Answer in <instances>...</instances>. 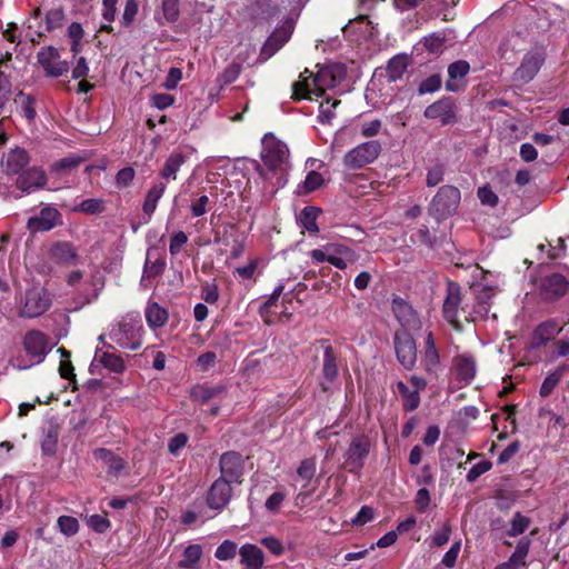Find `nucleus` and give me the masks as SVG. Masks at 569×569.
Instances as JSON below:
<instances>
[{
	"mask_svg": "<svg viewBox=\"0 0 569 569\" xmlns=\"http://www.w3.org/2000/svg\"><path fill=\"white\" fill-rule=\"evenodd\" d=\"M393 345L397 359L401 366L407 370L412 369L417 361L416 341L412 336L406 329L397 330Z\"/></svg>",
	"mask_w": 569,
	"mask_h": 569,
	"instance_id": "nucleus-9",
	"label": "nucleus"
},
{
	"mask_svg": "<svg viewBox=\"0 0 569 569\" xmlns=\"http://www.w3.org/2000/svg\"><path fill=\"white\" fill-rule=\"evenodd\" d=\"M322 183H323V178H322L321 173H319L317 171H310L307 174L305 181L301 182L300 184H298L296 193L298 196L308 194V193L317 190L318 188H320Z\"/></svg>",
	"mask_w": 569,
	"mask_h": 569,
	"instance_id": "nucleus-38",
	"label": "nucleus"
},
{
	"mask_svg": "<svg viewBox=\"0 0 569 569\" xmlns=\"http://www.w3.org/2000/svg\"><path fill=\"white\" fill-rule=\"evenodd\" d=\"M62 224L61 213L53 207H46L40 210L39 216L29 218L27 227L31 232L50 231Z\"/></svg>",
	"mask_w": 569,
	"mask_h": 569,
	"instance_id": "nucleus-15",
	"label": "nucleus"
},
{
	"mask_svg": "<svg viewBox=\"0 0 569 569\" xmlns=\"http://www.w3.org/2000/svg\"><path fill=\"white\" fill-rule=\"evenodd\" d=\"M128 332H129V323L118 322L116 325H112V327L109 331V337L113 342H116L119 347H121L123 349H131V350L138 349L140 347V345L137 342L131 343L127 338Z\"/></svg>",
	"mask_w": 569,
	"mask_h": 569,
	"instance_id": "nucleus-32",
	"label": "nucleus"
},
{
	"mask_svg": "<svg viewBox=\"0 0 569 569\" xmlns=\"http://www.w3.org/2000/svg\"><path fill=\"white\" fill-rule=\"evenodd\" d=\"M188 242V236L183 231L176 232L171 236L169 250L172 256H177L181 248Z\"/></svg>",
	"mask_w": 569,
	"mask_h": 569,
	"instance_id": "nucleus-58",
	"label": "nucleus"
},
{
	"mask_svg": "<svg viewBox=\"0 0 569 569\" xmlns=\"http://www.w3.org/2000/svg\"><path fill=\"white\" fill-rule=\"evenodd\" d=\"M423 116L430 120H437L442 126L453 124L457 122V108L451 97H445L432 104L428 106Z\"/></svg>",
	"mask_w": 569,
	"mask_h": 569,
	"instance_id": "nucleus-11",
	"label": "nucleus"
},
{
	"mask_svg": "<svg viewBox=\"0 0 569 569\" xmlns=\"http://www.w3.org/2000/svg\"><path fill=\"white\" fill-rule=\"evenodd\" d=\"M331 258L329 263L333 264L338 269H346L348 263H353L357 260L356 253L348 247L342 244H336L331 248Z\"/></svg>",
	"mask_w": 569,
	"mask_h": 569,
	"instance_id": "nucleus-30",
	"label": "nucleus"
},
{
	"mask_svg": "<svg viewBox=\"0 0 569 569\" xmlns=\"http://www.w3.org/2000/svg\"><path fill=\"white\" fill-rule=\"evenodd\" d=\"M138 13V2L137 0H127L126 7L121 17V24L123 27H129L133 21Z\"/></svg>",
	"mask_w": 569,
	"mask_h": 569,
	"instance_id": "nucleus-55",
	"label": "nucleus"
},
{
	"mask_svg": "<svg viewBox=\"0 0 569 569\" xmlns=\"http://www.w3.org/2000/svg\"><path fill=\"white\" fill-rule=\"evenodd\" d=\"M88 525L94 531L103 533L110 529V521L106 516L92 515L88 519Z\"/></svg>",
	"mask_w": 569,
	"mask_h": 569,
	"instance_id": "nucleus-56",
	"label": "nucleus"
},
{
	"mask_svg": "<svg viewBox=\"0 0 569 569\" xmlns=\"http://www.w3.org/2000/svg\"><path fill=\"white\" fill-rule=\"evenodd\" d=\"M392 311L402 329H415L419 325L417 312L403 299H393Z\"/></svg>",
	"mask_w": 569,
	"mask_h": 569,
	"instance_id": "nucleus-20",
	"label": "nucleus"
},
{
	"mask_svg": "<svg viewBox=\"0 0 569 569\" xmlns=\"http://www.w3.org/2000/svg\"><path fill=\"white\" fill-rule=\"evenodd\" d=\"M478 198L482 204L495 207L498 203V197L490 187L483 186L478 189Z\"/></svg>",
	"mask_w": 569,
	"mask_h": 569,
	"instance_id": "nucleus-60",
	"label": "nucleus"
},
{
	"mask_svg": "<svg viewBox=\"0 0 569 569\" xmlns=\"http://www.w3.org/2000/svg\"><path fill=\"white\" fill-rule=\"evenodd\" d=\"M186 156L181 152H172L166 159L159 176L166 181L176 180L177 173L186 162Z\"/></svg>",
	"mask_w": 569,
	"mask_h": 569,
	"instance_id": "nucleus-27",
	"label": "nucleus"
},
{
	"mask_svg": "<svg viewBox=\"0 0 569 569\" xmlns=\"http://www.w3.org/2000/svg\"><path fill=\"white\" fill-rule=\"evenodd\" d=\"M30 158L28 152L20 147L10 149L3 153L1 158V166L8 174H18L29 163Z\"/></svg>",
	"mask_w": 569,
	"mask_h": 569,
	"instance_id": "nucleus-17",
	"label": "nucleus"
},
{
	"mask_svg": "<svg viewBox=\"0 0 569 569\" xmlns=\"http://www.w3.org/2000/svg\"><path fill=\"white\" fill-rule=\"evenodd\" d=\"M166 262L163 259H157L154 261H149V259L146 260L144 267H143V277L144 278H156L158 276H161L164 271Z\"/></svg>",
	"mask_w": 569,
	"mask_h": 569,
	"instance_id": "nucleus-51",
	"label": "nucleus"
},
{
	"mask_svg": "<svg viewBox=\"0 0 569 569\" xmlns=\"http://www.w3.org/2000/svg\"><path fill=\"white\" fill-rule=\"evenodd\" d=\"M51 305L50 292L46 288L33 287L26 290L19 315L22 318L33 319L46 313Z\"/></svg>",
	"mask_w": 569,
	"mask_h": 569,
	"instance_id": "nucleus-4",
	"label": "nucleus"
},
{
	"mask_svg": "<svg viewBox=\"0 0 569 569\" xmlns=\"http://www.w3.org/2000/svg\"><path fill=\"white\" fill-rule=\"evenodd\" d=\"M470 71V64L466 60H458L449 64L448 76L449 79L446 82V89L451 92L459 90L457 80L465 78Z\"/></svg>",
	"mask_w": 569,
	"mask_h": 569,
	"instance_id": "nucleus-29",
	"label": "nucleus"
},
{
	"mask_svg": "<svg viewBox=\"0 0 569 569\" xmlns=\"http://www.w3.org/2000/svg\"><path fill=\"white\" fill-rule=\"evenodd\" d=\"M244 59L241 58V54H237L233 61L217 77V83L220 88L224 86L233 83L242 70V64Z\"/></svg>",
	"mask_w": 569,
	"mask_h": 569,
	"instance_id": "nucleus-31",
	"label": "nucleus"
},
{
	"mask_svg": "<svg viewBox=\"0 0 569 569\" xmlns=\"http://www.w3.org/2000/svg\"><path fill=\"white\" fill-rule=\"evenodd\" d=\"M477 303H490L495 292L493 288L487 286L473 287Z\"/></svg>",
	"mask_w": 569,
	"mask_h": 569,
	"instance_id": "nucleus-61",
	"label": "nucleus"
},
{
	"mask_svg": "<svg viewBox=\"0 0 569 569\" xmlns=\"http://www.w3.org/2000/svg\"><path fill=\"white\" fill-rule=\"evenodd\" d=\"M408 68V59L406 56H395L387 66V78L389 82H396L402 78Z\"/></svg>",
	"mask_w": 569,
	"mask_h": 569,
	"instance_id": "nucleus-35",
	"label": "nucleus"
},
{
	"mask_svg": "<svg viewBox=\"0 0 569 569\" xmlns=\"http://www.w3.org/2000/svg\"><path fill=\"white\" fill-rule=\"evenodd\" d=\"M136 172L133 168L126 167L118 171L116 176V183L120 187H128L134 179Z\"/></svg>",
	"mask_w": 569,
	"mask_h": 569,
	"instance_id": "nucleus-64",
	"label": "nucleus"
},
{
	"mask_svg": "<svg viewBox=\"0 0 569 569\" xmlns=\"http://www.w3.org/2000/svg\"><path fill=\"white\" fill-rule=\"evenodd\" d=\"M321 345L323 347L322 375L327 381L331 382L338 377L337 356L327 340H321Z\"/></svg>",
	"mask_w": 569,
	"mask_h": 569,
	"instance_id": "nucleus-25",
	"label": "nucleus"
},
{
	"mask_svg": "<svg viewBox=\"0 0 569 569\" xmlns=\"http://www.w3.org/2000/svg\"><path fill=\"white\" fill-rule=\"evenodd\" d=\"M202 556V549L199 545H190L183 551V559L179 562L182 568H194Z\"/></svg>",
	"mask_w": 569,
	"mask_h": 569,
	"instance_id": "nucleus-42",
	"label": "nucleus"
},
{
	"mask_svg": "<svg viewBox=\"0 0 569 569\" xmlns=\"http://www.w3.org/2000/svg\"><path fill=\"white\" fill-rule=\"evenodd\" d=\"M530 525V519L523 516L521 512H516L511 519V526L508 530L509 537H517L523 533Z\"/></svg>",
	"mask_w": 569,
	"mask_h": 569,
	"instance_id": "nucleus-44",
	"label": "nucleus"
},
{
	"mask_svg": "<svg viewBox=\"0 0 569 569\" xmlns=\"http://www.w3.org/2000/svg\"><path fill=\"white\" fill-rule=\"evenodd\" d=\"M441 87V77L439 74H432L427 79L422 80L419 84V94L432 93L439 90Z\"/></svg>",
	"mask_w": 569,
	"mask_h": 569,
	"instance_id": "nucleus-53",
	"label": "nucleus"
},
{
	"mask_svg": "<svg viewBox=\"0 0 569 569\" xmlns=\"http://www.w3.org/2000/svg\"><path fill=\"white\" fill-rule=\"evenodd\" d=\"M220 478H227L231 482H241L243 475L242 456L237 451H227L221 455L219 460Z\"/></svg>",
	"mask_w": 569,
	"mask_h": 569,
	"instance_id": "nucleus-13",
	"label": "nucleus"
},
{
	"mask_svg": "<svg viewBox=\"0 0 569 569\" xmlns=\"http://www.w3.org/2000/svg\"><path fill=\"white\" fill-rule=\"evenodd\" d=\"M231 481L227 478H218L210 487L207 496V503L209 508L221 510L223 509L232 497Z\"/></svg>",
	"mask_w": 569,
	"mask_h": 569,
	"instance_id": "nucleus-14",
	"label": "nucleus"
},
{
	"mask_svg": "<svg viewBox=\"0 0 569 569\" xmlns=\"http://www.w3.org/2000/svg\"><path fill=\"white\" fill-rule=\"evenodd\" d=\"M96 362L116 373H121L126 369L124 361L120 356L108 351H101L100 349L96 350L91 367H93Z\"/></svg>",
	"mask_w": 569,
	"mask_h": 569,
	"instance_id": "nucleus-28",
	"label": "nucleus"
},
{
	"mask_svg": "<svg viewBox=\"0 0 569 569\" xmlns=\"http://www.w3.org/2000/svg\"><path fill=\"white\" fill-rule=\"evenodd\" d=\"M346 77V70L343 66L335 63L321 68L318 73L313 77L315 90H310L308 78H303L292 84V98L300 100L308 98V94L313 92L317 96H321L326 89L335 88Z\"/></svg>",
	"mask_w": 569,
	"mask_h": 569,
	"instance_id": "nucleus-1",
	"label": "nucleus"
},
{
	"mask_svg": "<svg viewBox=\"0 0 569 569\" xmlns=\"http://www.w3.org/2000/svg\"><path fill=\"white\" fill-rule=\"evenodd\" d=\"M297 473L305 482L302 487H307L316 473V460L312 458L302 460Z\"/></svg>",
	"mask_w": 569,
	"mask_h": 569,
	"instance_id": "nucleus-47",
	"label": "nucleus"
},
{
	"mask_svg": "<svg viewBox=\"0 0 569 569\" xmlns=\"http://www.w3.org/2000/svg\"><path fill=\"white\" fill-rule=\"evenodd\" d=\"M50 261L63 268H71L79 263L80 256L77 247L64 240L53 242L48 250Z\"/></svg>",
	"mask_w": 569,
	"mask_h": 569,
	"instance_id": "nucleus-10",
	"label": "nucleus"
},
{
	"mask_svg": "<svg viewBox=\"0 0 569 569\" xmlns=\"http://www.w3.org/2000/svg\"><path fill=\"white\" fill-rule=\"evenodd\" d=\"M293 32V21L286 20L283 24L277 28L266 41L262 51L269 56L278 51L291 37Z\"/></svg>",
	"mask_w": 569,
	"mask_h": 569,
	"instance_id": "nucleus-21",
	"label": "nucleus"
},
{
	"mask_svg": "<svg viewBox=\"0 0 569 569\" xmlns=\"http://www.w3.org/2000/svg\"><path fill=\"white\" fill-rule=\"evenodd\" d=\"M453 370L457 378L465 385L470 383L477 373L476 358L470 353H461L453 358Z\"/></svg>",
	"mask_w": 569,
	"mask_h": 569,
	"instance_id": "nucleus-18",
	"label": "nucleus"
},
{
	"mask_svg": "<svg viewBox=\"0 0 569 569\" xmlns=\"http://www.w3.org/2000/svg\"><path fill=\"white\" fill-rule=\"evenodd\" d=\"M460 200L461 193L457 187L441 186L428 206V213L438 222L446 220L457 211Z\"/></svg>",
	"mask_w": 569,
	"mask_h": 569,
	"instance_id": "nucleus-3",
	"label": "nucleus"
},
{
	"mask_svg": "<svg viewBox=\"0 0 569 569\" xmlns=\"http://www.w3.org/2000/svg\"><path fill=\"white\" fill-rule=\"evenodd\" d=\"M529 547H530V539L525 537L518 541L515 551L509 557V560L511 561V563L513 566H516V569H519L520 567L525 566L526 558L529 552Z\"/></svg>",
	"mask_w": 569,
	"mask_h": 569,
	"instance_id": "nucleus-41",
	"label": "nucleus"
},
{
	"mask_svg": "<svg viewBox=\"0 0 569 569\" xmlns=\"http://www.w3.org/2000/svg\"><path fill=\"white\" fill-rule=\"evenodd\" d=\"M261 143V160L264 166L273 173H280V176H283L291 167L288 146L277 139L271 132L263 136ZM280 180L281 184L286 183V180H283L282 177H280Z\"/></svg>",
	"mask_w": 569,
	"mask_h": 569,
	"instance_id": "nucleus-2",
	"label": "nucleus"
},
{
	"mask_svg": "<svg viewBox=\"0 0 569 569\" xmlns=\"http://www.w3.org/2000/svg\"><path fill=\"white\" fill-rule=\"evenodd\" d=\"M166 191V184L163 182L154 183L146 194L142 210L143 213L150 219L157 209L158 201L161 199Z\"/></svg>",
	"mask_w": 569,
	"mask_h": 569,
	"instance_id": "nucleus-33",
	"label": "nucleus"
},
{
	"mask_svg": "<svg viewBox=\"0 0 569 569\" xmlns=\"http://www.w3.org/2000/svg\"><path fill=\"white\" fill-rule=\"evenodd\" d=\"M542 64V58L538 53H528L521 64L515 71V78L523 83L533 79Z\"/></svg>",
	"mask_w": 569,
	"mask_h": 569,
	"instance_id": "nucleus-22",
	"label": "nucleus"
},
{
	"mask_svg": "<svg viewBox=\"0 0 569 569\" xmlns=\"http://www.w3.org/2000/svg\"><path fill=\"white\" fill-rule=\"evenodd\" d=\"M317 213L318 209L315 207H306L301 212V224L309 232L317 233L319 231L318 224L316 222Z\"/></svg>",
	"mask_w": 569,
	"mask_h": 569,
	"instance_id": "nucleus-43",
	"label": "nucleus"
},
{
	"mask_svg": "<svg viewBox=\"0 0 569 569\" xmlns=\"http://www.w3.org/2000/svg\"><path fill=\"white\" fill-rule=\"evenodd\" d=\"M57 526L60 532L67 537L74 536L79 531V521L71 516H60Z\"/></svg>",
	"mask_w": 569,
	"mask_h": 569,
	"instance_id": "nucleus-45",
	"label": "nucleus"
},
{
	"mask_svg": "<svg viewBox=\"0 0 569 569\" xmlns=\"http://www.w3.org/2000/svg\"><path fill=\"white\" fill-rule=\"evenodd\" d=\"M423 366L428 372H433L440 363V357L437 349H426L423 355Z\"/></svg>",
	"mask_w": 569,
	"mask_h": 569,
	"instance_id": "nucleus-57",
	"label": "nucleus"
},
{
	"mask_svg": "<svg viewBox=\"0 0 569 569\" xmlns=\"http://www.w3.org/2000/svg\"><path fill=\"white\" fill-rule=\"evenodd\" d=\"M83 161L84 158L76 154L61 158L51 164V172H54L57 174H69L74 169H77Z\"/></svg>",
	"mask_w": 569,
	"mask_h": 569,
	"instance_id": "nucleus-36",
	"label": "nucleus"
},
{
	"mask_svg": "<svg viewBox=\"0 0 569 569\" xmlns=\"http://www.w3.org/2000/svg\"><path fill=\"white\" fill-rule=\"evenodd\" d=\"M161 10L166 22H176L179 18V0H162Z\"/></svg>",
	"mask_w": 569,
	"mask_h": 569,
	"instance_id": "nucleus-49",
	"label": "nucleus"
},
{
	"mask_svg": "<svg viewBox=\"0 0 569 569\" xmlns=\"http://www.w3.org/2000/svg\"><path fill=\"white\" fill-rule=\"evenodd\" d=\"M64 21V11L62 8H56L47 12L46 26L47 30H53L62 26Z\"/></svg>",
	"mask_w": 569,
	"mask_h": 569,
	"instance_id": "nucleus-52",
	"label": "nucleus"
},
{
	"mask_svg": "<svg viewBox=\"0 0 569 569\" xmlns=\"http://www.w3.org/2000/svg\"><path fill=\"white\" fill-rule=\"evenodd\" d=\"M447 171V166L443 162H435L427 168L426 184L429 188H433L440 184Z\"/></svg>",
	"mask_w": 569,
	"mask_h": 569,
	"instance_id": "nucleus-40",
	"label": "nucleus"
},
{
	"mask_svg": "<svg viewBox=\"0 0 569 569\" xmlns=\"http://www.w3.org/2000/svg\"><path fill=\"white\" fill-rule=\"evenodd\" d=\"M461 302V287L457 282L448 281L447 296L443 301L442 312L445 319L457 330L461 329V325L458 320V311Z\"/></svg>",
	"mask_w": 569,
	"mask_h": 569,
	"instance_id": "nucleus-12",
	"label": "nucleus"
},
{
	"mask_svg": "<svg viewBox=\"0 0 569 569\" xmlns=\"http://www.w3.org/2000/svg\"><path fill=\"white\" fill-rule=\"evenodd\" d=\"M261 543L273 555L276 556H280L283 553V545L282 542L273 537V536H269V537H264L261 539Z\"/></svg>",
	"mask_w": 569,
	"mask_h": 569,
	"instance_id": "nucleus-63",
	"label": "nucleus"
},
{
	"mask_svg": "<svg viewBox=\"0 0 569 569\" xmlns=\"http://www.w3.org/2000/svg\"><path fill=\"white\" fill-rule=\"evenodd\" d=\"M568 281L560 273L547 276L541 283V293L547 300H556L568 291Z\"/></svg>",
	"mask_w": 569,
	"mask_h": 569,
	"instance_id": "nucleus-19",
	"label": "nucleus"
},
{
	"mask_svg": "<svg viewBox=\"0 0 569 569\" xmlns=\"http://www.w3.org/2000/svg\"><path fill=\"white\" fill-rule=\"evenodd\" d=\"M563 368H559L549 376H547L540 387V396L548 397L556 386L559 383L562 377Z\"/></svg>",
	"mask_w": 569,
	"mask_h": 569,
	"instance_id": "nucleus-48",
	"label": "nucleus"
},
{
	"mask_svg": "<svg viewBox=\"0 0 569 569\" xmlns=\"http://www.w3.org/2000/svg\"><path fill=\"white\" fill-rule=\"evenodd\" d=\"M188 436L183 432L174 435L168 442V450L171 455L177 456L179 451L187 445Z\"/></svg>",
	"mask_w": 569,
	"mask_h": 569,
	"instance_id": "nucleus-59",
	"label": "nucleus"
},
{
	"mask_svg": "<svg viewBox=\"0 0 569 569\" xmlns=\"http://www.w3.org/2000/svg\"><path fill=\"white\" fill-rule=\"evenodd\" d=\"M146 319L151 328H160L168 321V312L157 302H151L146 308Z\"/></svg>",
	"mask_w": 569,
	"mask_h": 569,
	"instance_id": "nucleus-34",
	"label": "nucleus"
},
{
	"mask_svg": "<svg viewBox=\"0 0 569 569\" xmlns=\"http://www.w3.org/2000/svg\"><path fill=\"white\" fill-rule=\"evenodd\" d=\"M371 440L368 436L360 435L352 438L343 453L345 468L351 473H359L371 450Z\"/></svg>",
	"mask_w": 569,
	"mask_h": 569,
	"instance_id": "nucleus-5",
	"label": "nucleus"
},
{
	"mask_svg": "<svg viewBox=\"0 0 569 569\" xmlns=\"http://www.w3.org/2000/svg\"><path fill=\"white\" fill-rule=\"evenodd\" d=\"M47 183L46 172L37 167L27 169L19 173L16 186L23 192L30 193L42 189Z\"/></svg>",
	"mask_w": 569,
	"mask_h": 569,
	"instance_id": "nucleus-16",
	"label": "nucleus"
},
{
	"mask_svg": "<svg viewBox=\"0 0 569 569\" xmlns=\"http://www.w3.org/2000/svg\"><path fill=\"white\" fill-rule=\"evenodd\" d=\"M19 98L21 99V111L23 117L28 121H33L37 112L34 109V99L31 96H26L22 92H20Z\"/></svg>",
	"mask_w": 569,
	"mask_h": 569,
	"instance_id": "nucleus-54",
	"label": "nucleus"
},
{
	"mask_svg": "<svg viewBox=\"0 0 569 569\" xmlns=\"http://www.w3.org/2000/svg\"><path fill=\"white\" fill-rule=\"evenodd\" d=\"M559 331L560 329L553 320H549L539 325L532 336V346L535 348L546 346L559 333Z\"/></svg>",
	"mask_w": 569,
	"mask_h": 569,
	"instance_id": "nucleus-26",
	"label": "nucleus"
},
{
	"mask_svg": "<svg viewBox=\"0 0 569 569\" xmlns=\"http://www.w3.org/2000/svg\"><path fill=\"white\" fill-rule=\"evenodd\" d=\"M236 555L237 543L231 540H224L214 552V557L222 561L233 559Z\"/></svg>",
	"mask_w": 569,
	"mask_h": 569,
	"instance_id": "nucleus-50",
	"label": "nucleus"
},
{
	"mask_svg": "<svg viewBox=\"0 0 569 569\" xmlns=\"http://www.w3.org/2000/svg\"><path fill=\"white\" fill-rule=\"evenodd\" d=\"M223 392L222 387H208V386H194L191 389V397L193 400L206 403Z\"/></svg>",
	"mask_w": 569,
	"mask_h": 569,
	"instance_id": "nucleus-39",
	"label": "nucleus"
},
{
	"mask_svg": "<svg viewBox=\"0 0 569 569\" xmlns=\"http://www.w3.org/2000/svg\"><path fill=\"white\" fill-rule=\"evenodd\" d=\"M451 533V526L447 522L443 525V527L436 531L432 537V546L435 547H442L449 541Z\"/></svg>",
	"mask_w": 569,
	"mask_h": 569,
	"instance_id": "nucleus-62",
	"label": "nucleus"
},
{
	"mask_svg": "<svg viewBox=\"0 0 569 569\" xmlns=\"http://www.w3.org/2000/svg\"><path fill=\"white\" fill-rule=\"evenodd\" d=\"M240 562L244 569H262L264 563L263 551L256 545L246 543L240 550Z\"/></svg>",
	"mask_w": 569,
	"mask_h": 569,
	"instance_id": "nucleus-23",
	"label": "nucleus"
},
{
	"mask_svg": "<svg viewBox=\"0 0 569 569\" xmlns=\"http://www.w3.org/2000/svg\"><path fill=\"white\" fill-rule=\"evenodd\" d=\"M37 62L49 78H59L70 69L69 62L61 60L59 50L53 46L42 47L37 53Z\"/></svg>",
	"mask_w": 569,
	"mask_h": 569,
	"instance_id": "nucleus-8",
	"label": "nucleus"
},
{
	"mask_svg": "<svg viewBox=\"0 0 569 569\" xmlns=\"http://www.w3.org/2000/svg\"><path fill=\"white\" fill-rule=\"evenodd\" d=\"M22 347L26 355L33 360L32 365L41 363L52 349L49 337L38 329L24 333Z\"/></svg>",
	"mask_w": 569,
	"mask_h": 569,
	"instance_id": "nucleus-7",
	"label": "nucleus"
},
{
	"mask_svg": "<svg viewBox=\"0 0 569 569\" xmlns=\"http://www.w3.org/2000/svg\"><path fill=\"white\" fill-rule=\"evenodd\" d=\"M93 456L97 460L103 462L107 468V473L118 477L124 468V460L111 452L108 449H96Z\"/></svg>",
	"mask_w": 569,
	"mask_h": 569,
	"instance_id": "nucleus-24",
	"label": "nucleus"
},
{
	"mask_svg": "<svg viewBox=\"0 0 569 569\" xmlns=\"http://www.w3.org/2000/svg\"><path fill=\"white\" fill-rule=\"evenodd\" d=\"M104 210V202L101 199H86L79 203L74 211L83 212L87 214L101 213Z\"/></svg>",
	"mask_w": 569,
	"mask_h": 569,
	"instance_id": "nucleus-46",
	"label": "nucleus"
},
{
	"mask_svg": "<svg viewBox=\"0 0 569 569\" xmlns=\"http://www.w3.org/2000/svg\"><path fill=\"white\" fill-rule=\"evenodd\" d=\"M381 152V144L377 140L360 143L343 157V164L348 169H360L373 162Z\"/></svg>",
	"mask_w": 569,
	"mask_h": 569,
	"instance_id": "nucleus-6",
	"label": "nucleus"
},
{
	"mask_svg": "<svg viewBox=\"0 0 569 569\" xmlns=\"http://www.w3.org/2000/svg\"><path fill=\"white\" fill-rule=\"evenodd\" d=\"M397 390L403 398V409L406 411H413L419 407L420 396L417 391L410 390L402 381L397 382Z\"/></svg>",
	"mask_w": 569,
	"mask_h": 569,
	"instance_id": "nucleus-37",
	"label": "nucleus"
}]
</instances>
